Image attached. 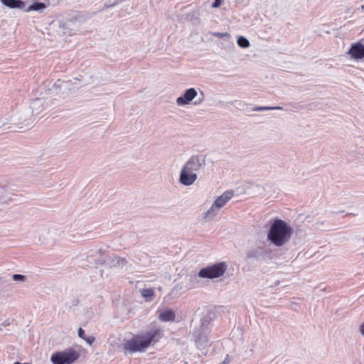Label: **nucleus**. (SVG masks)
I'll return each mask as SVG.
<instances>
[{
    "label": "nucleus",
    "instance_id": "a878e982",
    "mask_svg": "<svg viewBox=\"0 0 364 364\" xmlns=\"http://www.w3.org/2000/svg\"><path fill=\"white\" fill-rule=\"evenodd\" d=\"M222 0H214V2L212 5L213 8H218L221 5Z\"/></svg>",
    "mask_w": 364,
    "mask_h": 364
},
{
    "label": "nucleus",
    "instance_id": "7c9ffc66",
    "mask_svg": "<svg viewBox=\"0 0 364 364\" xmlns=\"http://www.w3.org/2000/svg\"><path fill=\"white\" fill-rule=\"evenodd\" d=\"M229 363V361H228V359L226 358V359L224 360V363L227 364V363Z\"/></svg>",
    "mask_w": 364,
    "mask_h": 364
},
{
    "label": "nucleus",
    "instance_id": "cd10ccee",
    "mask_svg": "<svg viewBox=\"0 0 364 364\" xmlns=\"http://www.w3.org/2000/svg\"><path fill=\"white\" fill-rule=\"evenodd\" d=\"M360 333L362 336H364V322L360 326Z\"/></svg>",
    "mask_w": 364,
    "mask_h": 364
},
{
    "label": "nucleus",
    "instance_id": "ddd939ff",
    "mask_svg": "<svg viewBox=\"0 0 364 364\" xmlns=\"http://www.w3.org/2000/svg\"><path fill=\"white\" fill-rule=\"evenodd\" d=\"M233 196L234 193L231 191L224 192L215 200V205L221 209L233 197Z\"/></svg>",
    "mask_w": 364,
    "mask_h": 364
},
{
    "label": "nucleus",
    "instance_id": "b1692460",
    "mask_svg": "<svg viewBox=\"0 0 364 364\" xmlns=\"http://www.w3.org/2000/svg\"><path fill=\"white\" fill-rule=\"evenodd\" d=\"M67 82H62L58 80L55 84H54V87H56V89H60L61 88V86L62 85H65V84H66Z\"/></svg>",
    "mask_w": 364,
    "mask_h": 364
},
{
    "label": "nucleus",
    "instance_id": "7ed1b4c3",
    "mask_svg": "<svg viewBox=\"0 0 364 364\" xmlns=\"http://www.w3.org/2000/svg\"><path fill=\"white\" fill-rule=\"evenodd\" d=\"M80 356L79 350L73 348H68L63 350L53 353L50 357V361L53 364H73Z\"/></svg>",
    "mask_w": 364,
    "mask_h": 364
},
{
    "label": "nucleus",
    "instance_id": "dca6fc26",
    "mask_svg": "<svg viewBox=\"0 0 364 364\" xmlns=\"http://www.w3.org/2000/svg\"><path fill=\"white\" fill-rule=\"evenodd\" d=\"M46 9V6L44 3L36 1L28 6H26V9H24V11L26 12L35 11H38L39 13H42V12H43V11Z\"/></svg>",
    "mask_w": 364,
    "mask_h": 364
},
{
    "label": "nucleus",
    "instance_id": "423d86ee",
    "mask_svg": "<svg viewBox=\"0 0 364 364\" xmlns=\"http://www.w3.org/2000/svg\"><path fill=\"white\" fill-rule=\"evenodd\" d=\"M206 165V155L196 154L191 156L183 166L186 169L196 173Z\"/></svg>",
    "mask_w": 364,
    "mask_h": 364
},
{
    "label": "nucleus",
    "instance_id": "4468645a",
    "mask_svg": "<svg viewBox=\"0 0 364 364\" xmlns=\"http://www.w3.org/2000/svg\"><path fill=\"white\" fill-rule=\"evenodd\" d=\"M176 313L173 309H166L160 312L159 319L163 322L174 321Z\"/></svg>",
    "mask_w": 364,
    "mask_h": 364
},
{
    "label": "nucleus",
    "instance_id": "c756f323",
    "mask_svg": "<svg viewBox=\"0 0 364 364\" xmlns=\"http://www.w3.org/2000/svg\"><path fill=\"white\" fill-rule=\"evenodd\" d=\"M360 10H361L362 11H364V5H362V6H360Z\"/></svg>",
    "mask_w": 364,
    "mask_h": 364
},
{
    "label": "nucleus",
    "instance_id": "aec40b11",
    "mask_svg": "<svg viewBox=\"0 0 364 364\" xmlns=\"http://www.w3.org/2000/svg\"><path fill=\"white\" fill-rule=\"evenodd\" d=\"M230 104L232 105L235 108L241 110L245 109V107L247 106V104L241 100H235L231 102Z\"/></svg>",
    "mask_w": 364,
    "mask_h": 364
},
{
    "label": "nucleus",
    "instance_id": "f257e3e1",
    "mask_svg": "<svg viewBox=\"0 0 364 364\" xmlns=\"http://www.w3.org/2000/svg\"><path fill=\"white\" fill-rule=\"evenodd\" d=\"M162 336L163 331L159 328H155L141 336H133L130 339L124 338L122 343V350L125 354L144 351L152 343L158 342Z\"/></svg>",
    "mask_w": 364,
    "mask_h": 364
},
{
    "label": "nucleus",
    "instance_id": "1a4fd4ad",
    "mask_svg": "<svg viewBox=\"0 0 364 364\" xmlns=\"http://www.w3.org/2000/svg\"><path fill=\"white\" fill-rule=\"evenodd\" d=\"M348 54L355 60H360L364 58V39H361L356 43L351 46Z\"/></svg>",
    "mask_w": 364,
    "mask_h": 364
},
{
    "label": "nucleus",
    "instance_id": "0eeeda50",
    "mask_svg": "<svg viewBox=\"0 0 364 364\" xmlns=\"http://www.w3.org/2000/svg\"><path fill=\"white\" fill-rule=\"evenodd\" d=\"M197 178L198 176L196 173H193L183 166L182 167L178 178V181L181 184L186 186H191L195 183Z\"/></svg>",
    "mask_w": 364,
    "mask_h": 364
},
{
    "label": "nucleus",
    "instance_id": "f8f14e48",
    "mask_svg": "<svg viewBox=\"0 0 364 364\" xmlns=\"http://www.w3.org/2000/svg\"><path fill=\"white\" fill-rule=\"evenodd\" d=\"M6 6L10 9H26V6L28 0H0Z\"/></svg>",
    "mask_w": 364,
    "mask_h": 364
},
{
    "label": "nucleus",
    "instance_id": "6ab92c4d",
    "mask_svg": "<svg viewBox=\"0 0 364 364\" xmlns=\"http://www.w3.org/2000/svg\"><path fill=\"white\" fill-rule=\"evenodd\" d=\"M237 43L238 46L242 48H246L250 46V41L244 36H239Z\"/></svg>",
    "mask_w": 364,
    "mask_h": 364
},
{
    "label": "nucleus",
    "instance_id": "c85d7f7f",
    "mask_svg": "<svg viewBox=\"0 0 364 364\" xmlns=\"http://www.w3.org/2000/svg\"><path fill=\"white\" fill-rule=\"evenodd\" d=\"M216 36H229V34L228 33H217Z\"/></svg>",
    "mask_w": 364,
    "mask_h": 364
},
{
    "label": "nucleus",
    "instance_id": "2eb2a0df",
    "mask_svg": "<svg viewBox=\"0 0 364 364\" xmlns=\"http://www.w3.org/2000/svg\"><path fill=\"white\" fill-rule=\"evenodd\" d=\"M220 208L215 205L213 203L210 208L203 213V218L207 221H210L218 214Z\"/></svg>",
    "mask_w": 364,
    "mask_h": 364
},
{
    "label": "nucleus",
    "instance_id": "20e7f679",
    "mask_svg": "<svg viewBox=\"0 0 364 364\" xmlns=\"http://www.w3.org/2000/svg\"><path fill=\"white\" fill-rule=\"evenodd\" d=\"M209 322L206 318L200 320L198 328L193 331V335L198 348H203L208 345Z\"/></svg>",
    "mask_w": 364,
    "mask_h": 364
},
{
    "label": "nucleus",
    "instance_id": "5701e85b",
    "mask_svg": "<svg viewBox=\"0 0 364 364\" xmlns=\"http://www.w3.org/2000/svg\"><path fill=\"white\" fill-rule=\"evenodd\" d=\"M200 96L201 97H198L197 100L194 101L193 105H198L204 101V95L203 92L200 93Z\"/></svg>",
    "mask_w": 364,
    "mask_h": 364
},
{
    "label": "nucleus",
    "instance_id": "39448f33",
    "mask_svg": "<svg viewBox=\"0 0 364 364\" xmlns=\"http://www.w3.org/2000/svg\"><path fill=\"white\" fill-rule=\"evenodd\" d=\"M227 269L228 264L225 262H221L202 268L198 272V277L200 278L215 279L223 276Z\"/></svg>",
    "mask_w": 364,
    "mask_h": 364
},
{
    "label": "nucleus",
    "instance_id": "bb28decb",
    "mask_svg": "<svg viewBox=\"0 0 364 364\" xmlns=\"http://www.w3.org/2000/svg\"><path fill=\"white\" fill-rule=\"evenodd\" d=\"M89 344H92L93 343V341H95V338L92 337V336H90V337H88V338H86L85 337V339Z\"/></svg>",
    "mask_w": 364,
    "mask_h": 364
},
{
    "label": "nucleus",
    "instance_id": "9b49d317",
    "mask_svg": "<svg viewBox=\"0 0 364 364\" xmlns=\"http://www.w3.org/2000/svg\"><path fill=\"white\" fill-rule=\"evenodd\" d=\"M100 264L107 263L110 267H124L127 262L125 258L120 257L117 255L109 257L106 260L99 262Z\"/></svg>",
    "mask_w": 364,
    "mask_h": 364
},
{
    "label": "nucleus",
    "instance_id": "f3484780",
    "mask_svg": "<svg viewBox=\"0 0 364 364\" xmlns=\"http://www.w3.org/2000/svg\"><path fill=\"white\" fill-rule=\"evenodd\" d=\"M43 100L39 98L33 100L31 103V109L33 114H38L43 110Z\"/></svg>",
    "mask_w": 364,
    "mask_h": 364
},
{
    "label": "nucleus",
    "instance_id": "9d476101",
    "mask_svg": "<svg viewBox=\"0 0 364 364\" xmlns=\"http://www.w3.org/2000/svg\"><path fill=\"white\" fill-rule=\"evenodd\" d=\"M60 28L65 35L72 36L74 34L78 28V22L76 20H68L60 23Z\"/></svg>",
    "mask_w": 364,
    "mask_h": 364
},
{
    "label": "nucleus",
    "instance_id": "393cba45",
    "mask_svg": "<svg viewBox=\"0 0 364 364\" xmlns=\"http://www.w3.org/2000/svg\"><path fill=\"white\" fill-rule=\"evenodd\" d=\"M78 336L82 339H85V331L82 328L78 329Z\"/></svg>",
    "mask_w": 364,
    "mask_h": 364
},
{
    "label": "nucleus",
    "instance_id": "4be33fe9",
    "mask_svg": "<svg viewBox=\"0 0 364 364\" xmlns=\"http://www.w3.org/2000/svg\"><path fill=\"white\" fill-rule=\"evenodd\" d=\"M12 279L16 282H23L26 281V277L24 275L15 274L12 276Z\"/></svg>",
    "mask_w": 364,
    "mask_h": 364
},
{
    "label": "nucleus",
    "instance_id": "412c9836",
    "mask_svg": "<svg viewBox=\"0 0 364 364\" xmlns=\"http://www.w3.org/2000/svg\"><path fill=\"white\" fill-rule=\"evenodd\" d=\"M272 109H282L281 107H256L252 110L253 111H266V110H272Z\"/></svg>",
    "mask_w": 364,
    "mask_h": 364
},
{
    "label": "nucleus",
    "instance_id": "6e6552de",
    "mask_svg": "<svg viewBox=\"0 0 364 364\" xmlns=\"http://www.w3.org/2000/svg\"><path fill=\"white\" fill-rule=\"evenodd\" d=\"M198 96L197 90L193 88L186 90L183 95L176 99V104L178 106H186L189 105Z\"/></svg>",
    "mask_w": 364,
    "mask_h": 364
},
{
    "label": "nucleus",
    "instance_id": "f03ea898",
    "mask_svg": "<svg viewBox=\"0 0 364 364\" xmlns=\"http://www.w3.org/2000/svg\"><path fill=\"white\" fill-rule=\"evenodd\" d=\"M294 233L293 228L284 220L274 219L267 232V240L273 245L280 247L287 244Z\"/></svg>",
    "mask_w": 364,
    "mask_h": 364
},
{
    "label": "nucleus",
    "instance_id": "a211bd4d",
    "mask_svg": "<svg viewBox=\"0 0 364 364\" xmlns=\"http://www.w3.org/2000/svg\"><path fill=\"white\" fill-rule=\"evenodd\" d=\"M141 296L144 299L145 301L149 302L154 296V291L151 288H144L140 290Z\"/></svg>",
    "mask_w": 364,
    "mask_h": 364
}]
</instances>
